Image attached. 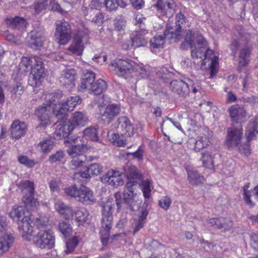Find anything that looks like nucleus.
Here are the masks:
<instances>
[{
  "instance_id": "1",
  "label": "nucleus",
  "mask_w": 258,
  "mask_h": 258,
  "mask_svg": "<svg viewBox=\"0 0 258 258\" xmlns=\"http://www.w3.org/2000/svg\"><path fill=\"white\" fill-rule=\"evenodd\" d=\"M184 40L188 46L191 48V55L192 57L201 58L202 65L209 68L210 69V78H212L217 72L216 68L218 64L217 57L213 54V51L207 49V43L202 35L192 33L190 30L186 32Z\"/></svg>"
},
{
  "instance_id": "2",
  "label": "nucleus",
  "mask_w": 258,
  "mask_h": 258,
  "mask_svg": "<svg viewBox=\"0 0 258 258\" xmlns=\"http://www.w3.org/2000/svg\"><path fill=\"white\" fill-rule=\"evenodd\" d=\"M30 69L29 84L33 87H37L41 84L45 77L43 62L40 57H23L19 68L14 71L12 78L14 80H21Z\"/></svg>"
},
{
  "instance_id": "3",
  "label": "nucleus",
  "mask_w": 258,
  "mask_h": 258,
  "mask_svg": "<svg viewBox=\"0 0 258 258\" xmlns=\"http://www.w3.org/2000/svg\"><path fill=\"white\" fill-rule=\"evenodd\" d=\"M9 215L17 223L22 237L27 241H31L34 231L32 215L24 207L15 205L12 207Z\"/></svg>"
},
{
  "instance_id": "4",
  "label": "nucleus",
  "mask_w": 258,
  "mask_h": 258,
  "mask_svg": "<svg viewBox=\"0 0 258 258\" xmlns=\"http://www.w3.org/2000/svg\"><path fill=\"white\" fill-rule=\"evenodd\" d=\"M138 186L136 181H128L125 185L123 192L121 195L120 192H117L114 197L116 199V204L119 209L120 204L124 203L129 207L130 210L133 211H137L140 208L141 201L136 200L137 194L136 190Z\"/></svg>"
},
{
  "instance_id": "5",
  "label": "nucleus",
  "mask_w": 258,
  "mask_h": 258,
  "mask_svg": "<svg viewBox=\"0 0 258 258\" xmlns=\"http://www.w3.org/2000/svg\"><path fill=\"white\" fill-rule=\"evenodd\" d=\"M112 198L103 202L102 225L100 232L101 239L103 245L107 244L109 237V232L112 227Z\"/></svg>"
},
{
  "instance_id": "6",
  "label": "nucleus",
  "mask_w": 258,
  "mask_h": 258,
  "mask_svg": "<svg viewBox=\"0 0 258 258\" xmlns=\"http://www.w3.org/2000/svg\"><path fill=\"white\" fill-rule=\"evenodd\" d=\"M53 98L57 100L53 108V114L58 119H65L67 117V112L72 111L79 104H81L82 99L78 95L69 96L67 100L60 102L57 95L53 94Z\"/></svg>"
},
{
  "instance_id": "7",
  "label": "nucleus",
  "mask_w": 258,
  "mask_h": 258,
  "mask_svg": "<svg viewBox=\"0 0 258 258\" xmlns=\"http://www.w3.org/2000/svg\"><path fill=\"white\" fill-rule=\"evenodd\" d=\"M45 103L39 106L35 111V115L40 121V126H46L50 124V117L52 113H53V108L57 100L53 98V94L47 95Z\"/></svg>"
},
{
  "instance_id": "8",
  "label": "nucleus",
  "mask_w": 258,
  "mask_h": 258,
  "mask_svg": "<svg viewBox=\"0 0 258 258\" xmlns=\"http://www.w3.org/2000/svg\"><path fill=\"white\" fill-rule=\"evenodd\" d=\"M64 191L67 196L83 204H91L95 202L93 192L85 186H81L80 187L76 185L70 186L66 188Z\"/></svg>"
},
{
  "instance_id": "9",
  "label": "nucleus",
  "mask_w": 258,
  "mask_h": 258,
  "mask_svg": "<svg viewBox=\"0 0 258 258\" xmlns=\"http://www.w3.org/2000/svg\"><path fill=\"white\" fill-rule=\"evenodd\" d=\"M36 247L41 249H50L54 245L55 236L51 230L43 229L39 230L37 234L33 236L32 239Z\"/></svg>"
},
{
  "instance_id": "10",
  "label": "nucleus",
  "mask_w": 258,
  "mask_h": 258,
  "mask_svg": "<svg viewBox=\"0 0 258 258\" xmlns=\"http://www.w3.org/2000/svg\"><path fill=\"white\" fill-rule=\"evenodd\" d=\"M55 25L54 36L56 41L60 45L67 44L72 38L71 25L65 21H57Z\"/></svg>"
},
{
  "instance_id": "11",
  "label": "nucleus",
  "mask_w": 258,
  "mask_h": 258,
  "mask_svg": "<svg viewBox=\"0 0 258 258\" xmlns=\"http://www.w3.org/2000/svg\"><path fill=\"white\" fill-rule=\"evenodd\" d=\"M185 23V17L181 13L176 16V29L167 27L164 31V35L169 40H173L174 42L178 41L181 38V30Z\"/></svg>"
},
{
  "instance_id": "12",
  "label": "nucleus",
  "mask_w": 258,
  "mask_h": 258,
  "mask_svg": "<svg viewBox=\"0 0 258 258\" xmlns=\"http://www.w3.org/2000/svg\"><path fill=\"white\" fill-rule=\"evenodd\" d=\"M241 127H231L227 130L225 144L229 148L238 147L242 137Z\"/></svg>"
},
{
  "instance_id": "13",
  "label": "nucleus",
  "mask_w": 258,
  "mask_h": 258,
  "mask_svg": "<svg viewBox=\"0 0 258 258\" xmlns=\"http://www.w3.org/2000/svg\"><path fill=\"white\" fill-rule=\"evenodd\" d=\"M148 34L149 31L145 28H141L134 31L131 36L132 46L140 47L146 45L148 42L147 36Z\"/></svg>"
},
{
  "instance_id": "14",
  "label": "nucleus",
  "mask_w": 258,
  "mask_h": 258,
  "mask_svg": "<svg viewBox=\"0 0 258 258\" xmlns=\"http://www.w3.org/2000/svg\"><path fill=\"white\" fill-rule=\"evenodd\" d=\"M114 126L117 133L120 134L121 136L126 135L131 136L133 135V127L130 119L126 116L118 118Z\"/></svg>"
},
{
  "instance_id": "15",
  "label": "nucleus",
  "mask_w": 258,
  "mask_h": 258,
  "mask_svg": "<svg viewBox=\"0 0 258 258\" xmlns=\"http://www.w3.org/2000/svg\"><path fill=\"white\" fill-rule=\"evenodd\" d=\"M88 33V30L85 29L84 31V35H83L81 31L79 30L76 36L74 37L71 44L68 48L69 50L75 55L78 56L82 55L84 48V44L82 42V39L83 36L87 35Z\"/></svg>"
},
{
  "instance_id": "16",
  "label": "nucleus",
  "mask_w": 258,
  "mask_h": 258,
  "mask_svg": "<svg viewBox=\"0 0 258 258\" xmlns=\"http://www.w3.org/2000/svg\"><path fill=\"white\" fill-rule=\"evenodd\" d=\"M103 171V167L99 164L93 163L90 165L86 170L83 172L75 173L73 175L74 179L80 180V178L88 179L91 175H98Z\"/></svg>"
},
{
  "instance_id": "17",
  "label": "nucleus",
  "mask_w": 258,
  "mask_h": 258,
  "mask_svg": "<svg viewBox=\"0 0 258 258\" xmlns=\"http://www.w3.org/2000/svg\"><path fill=\"white\" fill-rule=\"evenodd\" d=\"M109 98L104 96L103 97V105L100 107L101 119L105 123H110L113 118V105L108 104Z\"/></svg>"
},
{
  "instance_id": "18",
  "label": "nucleus",
  "mask_w": 258,
  "mask_h": 258,
  "mask_svg": "<svg viewBox=\"0 0 258 258\" xmlns=\"http://www.w3.org/2000/svg\"><path fill=\"white\" fill-rule=\"evenodd\" d=\"M68 122L74 130L77 127L86 125L88 122V118L85 112L77 111L72 114Z\"/></svg>"
},
{
  "instance_id": "19",
  "label": "nucleus",
  "mask_w": 258,
  "mask_h": 258,
  "mask_svg": "<svg viewBox=\"0 0 258 258\" xmlns=\"http://www.w3.org/2000/svg\"><path fill=\"white\" fill-rule=\"evenodd\" d=\"M95 79V75L93 72L87 70H84L81 80V83L79 86V90L82 92L89 91L90 89L92 88V85Z\"/></svg>"
},
{
  "instance_id": "20",
  "label": "nucleus",
  "mask_w": 258,
  "mask_h": 258,
  "mask_svg": "<svg viewBox=\"0 0 258 258\" xmlns=\"http://www.w3.org/2000/svg\"><path fill=\"white\" fill-rule=\"evenodd\" d=\"M190 84L180 80L172 81L170 84V89L181 97H185L189 93Z\"/></svg>"
},
{
  "instance_id": "21",
  "label": "nucleus",
  "mask_w": 258,
  "mask_h": 258,
  "mask_svg": "<svg viewBox=\"0 0 258 258\" xmlns=\"http://www.w3.org/2000/svg\"><path fill=\"white\" fill-rule=\"evenodd\" d=\"M76 79L77 73L74 69H67L63 71L60 77L61 83L69 89L75 86Z\"/></svg>"
},
{
  "instance_id": "22",
  "label": "nucleus",
  "mask_w": 258,
  "mask_h": 258,
  "mask_svg": "<svg viewBox=\"0 0 258 258\" xmlns=\"http://www.w3.org/2000/svg\"><path fill=\"white\" fill-rule=\"evenodd\" d=\"M55 209L60 216L67 220L72 219L75 212V209L61 201H58L55 204Z\"/></svg>"
},
{
  "instance_id": "23",
  "label": "nucleus",
  "mask_w": 258,
  "mask_h": 258,
  "mask_svg": "<svg viewBox=\"0 0 258 258\" xmlns=\"http://www.w3.org/2000/svg\"><path fill=\"white\" fill-rule=\"evenodd\" d=\"M60 121L56 123V127L54 135L58 138L68 137L73 131L69 122L63 121V119H59Z\"/></svg>"
},
{
  "instance_id": "24",
  "label": "nucleus",
  "mask_w": 258,
  "mask_h": 258,
  "mask_svg": "<svg viewBox=\"0 0 258 258\" xmlns=\"http://www.w3.org/2000/svg\"><path fill=\"white\" fill-rule=\"evenodd\" d=\"M230 116L234 121H241L247 116V113L243 106L236 104L228 109Z\"/></svg>"
},
{
  "instance_id": "25",
  "label": "nucleus",
  "mask_w": 258,
  "mask_h": 258,
  "mask_svg": "<svg viewBox=\"0 0 258 258\" xmlns=\"http://www.w3.org/2000/svg\"><path fill=\"white\" fill-rule=\"evenodd\" d=\"M114 71L118 76H123L130 73L133 69L132 65L128 61L121 59H116L114 63Z\"/></svg>"
},
{
  "instance_id": "26",
  "label": "nucleus",
  "mask_w": 258,
  "mask_h": 258,
  "mask_svg": "<svg viewBox=\"0 0 258 258\" xmlns=\"http://www.w3.org/2000/svg\"><path fill=\"white\" fill-rule=\"evenodd\" d=\"M11 129L12 138L18 139L25 135L27 125L24 122L17 120L13 121Z\"/></svg>"
},
{
  "instance_id": "27",
  "label": "nucleus",
  "mask_w": 258,
  "mask_h": 258,
  "mask_svg": "<svg viewBox=\"0 0 258 258\" xmlns=\"http://www.w3.org/2000/svg\"><path fill=\"white\" fill-rule=\"evenodd\" d=\"M73 217L79 226L88 223L91 218L88 211L83 208H75Z\"/></svg>"
},
{
  "instance_id": "28",
  "label": "nucleus",
  "mask_w": 258,
  "mask_h": 258,
  "mask_svg": "<svg viewBox=\"0 0 258 258\" xmlns=\"http://www.w3.org/2000/svg\"><path fill=\"white\" fill-rule=\"evenodd\" d=\"M218 152L215 149L206 151L202 153L201 160L204 167L213 169L214 166V159Z\"/></svg>"
},
{
  "instance_id": "29",
  "label": "nucleus",
  "mask_w": 258,
  "mask_h": 258,
  "mask_svg": "<svg viewBox=\"0 0 258 258\" xmlns=\"http://www.w3.org/2000/svg\"><path fill=\"white\" fill-rule=\"evenodd\" d=\"M208 223L212 227L217 229L228 230L232 226L231 221L228 218H217L209 219Z\"/></svg>"
},
{
  "instance_id": "30",
  "label": "nucleus",
  "mask_w": 258,
  "mask_h": 258,
  "mask_svg": "<svg viewBox=\"0 0 258 258\" xmlns=\"http://www.w3.org/2000/svg\"><path fill=\"white\" fill-rule=\"evenodd\" d=\"M14 236L11 233H6L0 238V256L7 252L14 242Z\"/></svg>"
},
{
  "instance_id": "31",
  "label": "nucleus",
  "mask_w": 258,
  "mask_h": 258,
  "mask_svg": "<svg viewBox=\"0 0 258 258\" xmlns=\"http://www.w3.org/2000/svg\"><path fill=\"white\" fill-rule=\"evenodd\" d=\"M174 7L173 0H158L157 4L152 6V8H156L157 10L160 11L164 14H167L168 11L173 10Z\"/></svg>"
},
{
  "instance_id": "32",
  "label": "nucleus",
  "mask_w": 258,
  "mask_h": 258,
  "mask_svg": "<svg viewBox=\"0 0 258 258\" xmlns=\"http://www.w3.org/2000/svg\"><path fill=\"white\" fill-rule=\"evenodd\" d=\"M30 47L33 49H38L42 45L43 36L41 33L32 31L28 40Z\"/></svg>"
},
{
  "instance_id": "33",
  "label": "nucleus",
  "mask_w": 258,
  "mask_h": 258,
  "mask_svg": "<svg viewBox=\"0 0 258 258\" xmlns=\"http://www.w3.org/2000/svg\"><path fill=\"white\" fill-rule=\"evenodd\" d=\"M126 21L122 16H117L114 20V31L119 32L118 36L122 37L124 34V30L126 27ZM120 38H118L119 41Z\"/></svg>"
},
{
  "instance_id": "34",
  "label": "nucleus",
  "mask_w": 258,
  "mask_h": 258,
  "mask_svg": "<svg viewBox=\"0 0 258 258\" xmlns=\"http://www.w3.org/2000/svg\"><path fill=\"white\" fill-rule=\"evenodd\" d=\"M53 147L54 142L51 138L43 139L37 145L38 150L43 153L50 152Z\"/></svg>"
},
{
  "instance_id": "35",
  "label": "nucleus",
  "mask_w": 258,
  "mask_h": 258,
  "mask_svg": "<svg viewBox=\"0 0 258 258\" xmlns=\"http://www.w3.org/2000/svg\"><path fill=\"white\" fill-rule=\"evenodd\" d=\"M6 21L9 26L13 29H20L24 28L27 26L26 20L21 17H16L14 18L7 19Z\"/></svg>"
},
{
  "instance_id": "36",
  "label": "nucleus",
  "mask_w": 258,
  "mask_h": 258,
  "mask_svg": "<svg viewBox=\"0 0 258 258\" xmlns=\"http://www.w3.org/2000/svg\"><path fill=\"white\" fill-rule=\"evenodd\" d=\"M166 38L168 39L165 37L164 34L163 35H156L151 39L150 41V46L152 51L154 50L155 49L163 48Z\"/></svg>"
},
{
  "instance_id": "37",
  "label": "nucleus",
  "mask_w": 258,
  "mask_h": 258,
  "mask_svg": "<svg viewBox=\"0 0 258 258\" xmlns=\"http://www.w3.org/2000/svg\"><path fill=\"white\" fill-rule=\"evenodd\" d=\"M107 88V85L106 82L102 79H99L95 83H93L92 88L90 89L89 92L95 95H98L105 91Z\"/></svg>"
},
{
  "instance_id": "38",
  "label": "nucleus",
  "mask_w": 258,
  "mask_h": 258,
  "mask_svg": "<svg viewBox=\"0 0 258 258\" xmlns=\"http://www.w3.org/2000/svg\"><path fill=\"white\" fill-rule=\"evenodd\" d=\"M245 135L248 142L257 136L258 135V123L256 121H252L248 124Z\"/></svg>"
},
{
  "instance_id": "39",
  "label": "nucleus",
  "mask_w": 258,
  "mask_h": 258,
  "mask_svg": "<svg viewBox=\"0 0 258 258\" xmlns=\"http://www.w3.org/2000/svg\"><path fill=\"white\" fill-rule=\"evenodd\" d=\"M187 179L192 185H198L203 182L204 178L196 170H190L187 171Z\"/></svg>"
},
{
  "instance_id": "40",
  "label": "nucleus",
  "mask_w": 258,
  "mask_h": 258,
  "mask_svg": "<svg viewBox=\"0 0 258 258\" xmlns=\"http://www.w3.org/2000/svg\"><path fill=\"white\" fill-rule=\"evenodd\" d=\"M250 49L247 46L244 47L240 51L239 55L238 67L242 68L246 66L249 62Z\"/></svg>"
},
{
  "instance_id": "41",
  "label": "nucleus",
  "mask_w": 258,
  "mask_h": 258,
  "mask_svg": "<svg viewBox=\"0 0 258 258\" xmlns=\"http://www.w3.org/2000/svg\"><path fill=\"white\" fill-rule=\"evenodd\" d=\"M86 149V146L83 144H78L76 146H72L68 149L67 152L72 157H81Z\"/></svg>"
},
{
  "instance_id": "42",
  "label": "nucleus",
  "mask_w": 258,
  "mask_h": 258,
  "mask_svg": "<svg viewBox=\"0 0 258 258\" xmlns=\"http://www.w3.org/2000/svg\"><path fill=\"white\" fill-rule=\"evenodd\" d=\"M247 42V38L243 35L240 37L239 40H234L232 42L230 45V48L232 51V54L234 57H235L237 50L240 46L241 45H245Z\"/></svg>"
},
{
  "instance_id": "43",
  "label": "nucleus",
  "mask_w": 258,
  "mask_h": 258,
  "mask_svg": "<svg viewBox=\"0 0 258 258\" xmlns=\"http://www.w3.org/2000/svg\"><path fill=\"white\" fill-rule=\"evenodd\" d=\"M125 175L128 179H139L142 178V174L135 166H130L125 172Z\"/></svg>"
},
{
  "instance_id": "44",
  "label": "nucleus",
  "mask_w": 258,
  "mask_h": 258,
  "mask_svg": "<svg viewBox=\"0 0 258 258\" xmlns=\"http://www.w3.org/2000/svg\"><path fill=\"white\" fill-rule=\"evenodd\" d=\"M209 143V138L205 135L198 137L195 142V150L196 152H199L201 150L208 146Z\"/></svg>"
},
{
  "instance_id": "45",
  "label": "nucleus",
  "mask_w": 258,
  "mask_h": 258,
  "mask_svg": "<svg viewBox=\"0 0 258 258\" xmlns=\"http://www.w3.org/2000/svg\"><path fill=\"white\" fill-rule=\"evenodd\" d=\"M22 201L27 207L37 208L39 206V202L34 198V194L30 195H25L22 198Z\"/></svg>"
},
{
  "instance_id": "46",
  "label": "nucleus",
  "mask_w": 258,
  "mask_h": 258,
  "mask_svg": "<svg viewBox=\"0 0 258 258\" xmlns=\"http://www.w3.org/2000/svg\"><path fill=\"white\" fill-rule=\"evenodd\" d=\"M83 134L86 139L93 141L98 140V131L95 127H89L86 128L83 131Z\"/></svg>"
},
{
  "instance_id": "47",
  "label": "nucleus",
  "mask_w": 258,
  "mask_h": 258,
  "mask_svg": "<svg viewBox=\"0 0 258 258\" xmlns=\"http://www.w3.org/2000/svg\"><path fill=\"white\" fill-rule=\"evenodd\" d=\"M72 160L69 163V167L71 170H77L83 167L85 162L81 157H72Z\"/></svg>"
},
{
  "instance_id": "48",
  "label": "nucleus",
  "mask_w": 258,
  "mask_h": 258,
  "mask_svg": "<svg viewBox=\"0 0 258 258\" xmlns=\"http://www.w3.org/2000/svg\"><path fill=\"white\" fill-rule=\"evenodd\" d=\"M78 244V240L76 236L72 239L68 240L66 243V249L63 252L65 254H70L72 253Z\"/></svg>"
},
{
  "instance_id": "49",
  "label": "nucleus",
  "mask_w": 258,
  "mask_h": 258,
  "mask_svg": "<svg viewBox=\"0 0 258 258\" xmlns=\"http://www.w3.org/2000/svg\"><path fill=\"white\" fill-rule=\"evenodd\" d=\"M58 229L59 231L65 237L69 236L72 233V227L71 225L66 222H61L59 223Z\"/></svg>"
},
{
  "instance_id": "50",
  "label": "nucleus",
  "mask_w": 258,
  "mask_h": 258,
  "mask_svg": "<svg viewBox=\"0 0 258 258\" xmlns=\"http://www.w3.org/2000/svg\"><path fill=\"white\" fill-rule=\"evenodd\" d=\"M142 189L144 197L145 199L144 204H146L147 205V202H148L150 198L151 189H150V182L148 180H143V181H142Z\"/></svg>"
},
{
  "instance_id": "51",
  "label": "nucleus",
  "mask_w": 258,
  "mask_h": 258,
  "mask_svg": "<svg viewBox=\"0 0 258 258\" xmlns=\"http://www.w3.org/2000/svg\"><path fill=\"white\" fill-rule=\"evenodd\" d=\"M249 183H247L243 186V199L247 205L253 206L254 204L250 199L251 196V192L250 190H248V188L249 187Z\"/></svg>"
},
{
  "instance_id": "52",
  "label": "nucleus",
  "mask_w": 258,
  "mask_h": 258,
  "mask_svg": "<svg viewBox=\"0 0 258 258\" xmlns=\"http://www.w3.org/2000/svg\"><path fill=\"white\" fill-rule=\"evenodd\" d=\"M18 160L21 164L29 168L32 167L37 164L34 160L29 159L27 156L21 155L18 157Z\"/></svg>"
},
{
  "instance_id": "53",
  "label": "nucleus",
  "mask_w": 258,
  "mask_h": 258,
  "mask_svg": "<svg viewBox=\"0 0 258 258\" xmlns=\"http://www.w3.org/2000/svg\"><path fill=\"white\" fill-rule=\"evenodd\" d=\"M20 185L22 188H23L24 192H25V190L28 192V195L34 194V187L33 182L29 180H25L21 182Z\"/></svg>"
},
{
  "instance_id": "54",
  "label": "nucleus",
  "mask_w": 258,
  "mask_h": 258,
  "mask_svg": "<svg viewBox=\"0 0 258 258\" xmlns=\"http://www.w3.org/2000/svg\"><path fill=\"white\" fill-rule=\"evenodd\" d=\"M64 157V152L62 151H57L55 154H52L49 157V161L51 163H54L57 162H60Z\"/></svg>"
},
{
  "instance_id": "55",
  "label": "nucleus",
  "mask_w": 258,
  "mask_h": 258,
  "mask_svg": "<svg viewBox=\"0 0 258 258\" xmlns=\"http://www.w3.org/2000/svg\"><path fill=\"white\" fill-rule=\"evenodd\" d=\"M48 5V0H40L33 6V8L36 14L40 13L45 10Z\"/></svg>"
},
{
  "instance_id": "56",
  "label": "nucleus",
  "mask_w": 258,
  "mask_h": 258,
  "mask_svg": "<svg viewBox=\"0 0 258 258\" xmlns=\"http://www.w3.org/2000/svg\"><path fill=\"white\" fill-rule=\"evenodd\" d=\"M124 176L122 172L114 170V186H119L123 184V177Z\"/></svg>"
},
{
  "instance_id": "57",
  "label": "nucleus",
  "mask_w": 258,
  "mask_h": 258,
  "mask_svg": "<svg viewBox=\"0 0 258 258\" xmlns=\"http://www.w3.org/2000/svg\"><path fill=\"white\" fill-rule=\"evenodd\" d=\"M48 222V218L44 216H40L36 218L35 223L38 228H43L47 225Z\"/></svg>"
},
{
  "instance_id": "58",
  "label": "nucleus",
  "mask_w": 258,
  "mask_h": 258,
  "mask_svg": "<svg viewBox=\"0 0 258 258\" xmlns=\"http://www.w3.org/2000/svg\"><path fill=\"white\" fill-rule=\"evenodd\" d=\"M102 182L111 185L113 183V170H109L107 173L101 177Z\"/></svg>"
},
{
  "instance_id": "59",
  "label": "nucleus",
  "mask_w": 258,
  "mask_h": 258,
  "mask_svg": "<svg viewBox=\"0 0 258 258\" xmlns=\"http://www.w3.org/2000/svg\"><path fill=\"white\" fill-rule=\"evenodd\" d=\"M50 6L52 11H56L61 15H64L67 13V11L62 9L60 5L55 0H50Z\"/></svg>"
},
{
  "instance_id": "60",
  "label": "nucleus",
  "mask_w": 258,
  "mask_h": 258,
  "mask_svg": "<svg viewBox=\"0 0 258 258\" xmlns=\"http://www.w3.org/2000/svg\"><path fill=\"white\" fill-rule=\"evenodd\" d=\"M171 203V199L168 197L165 196L159 201V205L163 209L167 210L169 208Z\"/></svg>"
},
{
  "instance_id": "61",
  "label": "nucleus",
  "mask_w": 258,
  "mask_h": 258,
  "mask_svg": "<svg viewBox=\"0 0 258 258\" xmlns=\"http://www.w3.org/2000/svg\"><path fill=\"white\" fill-rule=\"evenodd\" d=\"M135 19L136 20L135 25L139 27V29L141 28H145L144 20L146 18L144 17L143 14L140 13L136 14L135 17Z\"/></svg>"
},
{
  "instance_id": "62",
  "label": "nucleus",
  "mask_w": 258,
  "mask_h": 258,
  "mask_svg": "<svg viewBox=\"0 0 258 258\" xmlns=\"http://www.w3.org/2000/svg\"><path fill=\"white\" fill-rule=\"evenodd\" d=\"M8 226L6 218L0 215V236L6 234V230Z\"/></svg>"
},
{
  "instance_id": "63",
  "label": "nucleus",
  "mask_w": 258,
  "mask_h": 258,
  "mask_svg": "<svg viewBox=\"0 0 258 258\" xmlns=\"http://www.w3.org/2000/svg\"><path fill=\"white\" fill-rule=\"evenodd\" d=\"M249 146V142L247 141L246 143L240 144V146L238 147V150L241 154L247 156L250 154Z\"/></svg>"
},
{
  "instance_id": "64",
  "label": "nucleus",
  "mask_w": 258,
  "mask_h": 258,
  "mask_svg": "<svg viewBox=\"0 0 258 258\" xmlns=\"http://www.w3.org/2000/svg\"><path fill=\"white\" fill-rule=\"evenodd\" d=\"M251 245L254 249L258 250V232H253L250 235Z\"/></svg>"
}]
</instances>
